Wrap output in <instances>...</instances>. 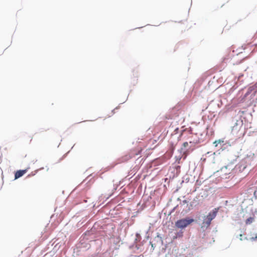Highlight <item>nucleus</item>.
Masks as SVG:
<instances>
[{"label":"nucleus","instance_id":"f03ea898","mask_svg":"<svg viewBox=\"0 0 257 257\" xmlns=\"http://www.w3.org/2000/svg\"><path fill=\"white\" fill-rule=\"evenodd\" d=\"M218 208H214L211 212L204 217L203 221V226L207 227L209 226L211 221L216 217Z\"/></svg>","mask_w":257,"mask_h":257},{"label":"nucleus","instance_id":"f8f14e48","mask_svg":"<svg viewBox=\"0 0 257 257\" xmlns=\"http://www.w3.org/2000/svg\"><path fill=\"white\" fill-rule=\"evenodd\" d=\"M239 236H240V240H242V239L241 237L242 236V235L241 234H239Z\"/></svg>","mask_w":257,"mask_h":257},{"label":"nucleus","instance_id":"423d86ee","mask_svg":"<svg viewBox=\"0 0 257 257\" xmlns=\"http://www.w3.org/2000/svg\"><path fill=\"white\" fill-rule=\"evenodd\" d=\"M222 143H223V140H218L214 141L213 142V144H214L215 147H217L219 144H221Z\"/></svg>","mask_w":257,"mask_h":257},{"label":"nucleus","instance_id":"39448f33","mask_svg":"<svg viewBox=\"0 0 257 257\" xmlns=\"http://www.w3.org/2000/svg\"><path fill=\"white\" fill-rule=\"evenodd\" d=\"M254 220V218L253 217H250L245 220V224L246 225L250 224L253 222Z\"/></svg>","mask_w":257,"mask_h":257},{"label":"nucleus","instance_id":"f257e3e1","mask_svg":"<svg viewBox=\"0 0 257 257\" xmlns=\"http://www.w3.org/2000/svg\"><path fill=\"white\" fill-rule=\"evenodd\" d=\"M233 169L230 166L222 167L217 171L219 176L222 179H228L232 175Z\"/></svg>","mask_w":257,"mask_h":257},{"label":"nucleus","instance_id":"dca6fc26","mask_svg":"<svg viewBox=\"0 0 257 257\" xmlns=\"http://www.w3.org/2000/svg\"><path fill=\"white\" fill-rule=\"evenodd\" d=\"M178 130V128H177L175 130V131H177V130Z\"/></svg>","mask_w":257,"mask_h":257},{"label":"nucleus","instance_id":"ddd939ff","mask_svg":"<svg viewBox=\"0 0 257 257\" xmlns=\"http://www.w3.org/2000/svg\"><path fill=\"white\" fill-rule=\"evenodd\" d=\"M255 93H256V91H254V92H253V95L254 96H255Z\"/></svg>","mask_w":257,"mask_h":257},{"label":"nucleus","instance_id":"2eb2a0df","mask_svg":"<svg viewBox=\"0 0 257 257\" xmlns=\"http://www.w3.org/2000/svg\"><path fill=\"white\" fill-rule=\"evenodd\" d=\"M133 156V155H132L131 156H130V158H131Z\"/></svg>","mask_w":257,"mask_h":257},{"label":"nucleus","instance_id":"1a4fd4ad","mask_svg":"<svg viewBox=\"0 0 257 257\" xmlns=\"http://www.w3.org/2000/svg\"><path fill=\"white\" fill-rule=\"evenodd\" d=\"M183 146L184 148H186L188 146V142H184L183 144Z\"/></svg>","mask_w":257,"mask_h":257},{"label":"nucleus","instance_id":"7ed1b4c3","mask_svg":"<svg viewBox=\"0 0 257 257\" xmlns=\"http://www.w3.org/2000/svg\"><path fill=\"white\" fill-rule=\"evenodd\" d=\"M194 219L192 218H186L180 219L176 221L175 223V225L178 228H184L194 222Z\"/></svg>","mask_w":257,"mask_h":257},{"label":"nucleus","instance_id":"0eeeda50","mask_svg":"<svg viewBox=\"0 0 257 257\" xmlns=\"http://www.w3.org/2000/svg\"><path fill=\"white\" fill-rule=\"evenodd\" d=\"M237 130V125L233 126L232 127V133L234 134Z\"/></svg>","mask_w":257,"mask_h":257},{"label":"nucleus","instance_id":"4468645a","mask_svg":"<svg viewBox=\"0 0 257 257\" xmlns=\"http://www.w3.org/2000/svg\"><path fill=\"white\" fill-rule=\"evenodd\" d=\"M213 155H215V153H213Z\"/></svg>","mask_w":257,"mask_h":257},{"label":"nucleus","instance_id":"9d476101","mask_svg":"<svg viewBox=\"0 0 257 257\" xmlns=\"http://www.w3.org/2000/svg\"><path fill=\"white\" fill-rule=\"evenodd\" d=\"M251 88H249L248 90V91L246 92V93L245 94V95H247L251 91Z\"/></svg>","mask_w":257,"mask_h":257},{"label":"nucleus","instance_id":"20e7f679","mask_svg":"<svg viewBox=\"0 0 257 257\" xmlns=\"http://www.w3.org/2000/svg\"><path fill=\"white\" fill-rule=\"evenodd\" d=\"M25 173L26 170H19L17 171L15 175V179H18L22 177Z\"/></svg>","mask_w":257,"mask_h":257},{"label":"nucleus","instance_id":"6e6552de","mask_svg":"<svg viewBox=\"0 0 257 257\" xmlns=\"http://www.w3.org/2000/svg\"><path fill=\"white\" fill-rule=\"evenodd\" d=\"M250 240L252 241H257V234L255 235L254 237H251Z\"/></svg>","mask_w":257,"mask_h":257},{"label":"nucleus","instance_id":"9b49d317","mask_svg":"<svg viewBox=\"0 0 257 257\" xmlns=\"http://www.w3.org/2000/svg\"><path fill=\"white\" fill-rule=\"evenodd\" d=\"M248 161H249V159L248 158L245 159L242 162H247Z\"/></svg>","mask_w":257,"mask_h":257}]
</instances>
